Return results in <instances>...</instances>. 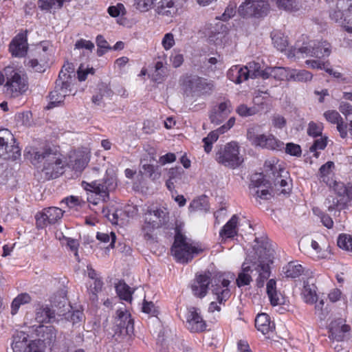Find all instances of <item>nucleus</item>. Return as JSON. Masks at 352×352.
<instances>
[{
	"label": "nucleus",
	"mask_w": 352,
	"mask_h": 352,
	"mask_svg": "<svg viewBox=\"0 0 352 352\" xmlns=\"http://www.w3.org/2000/svg\"><path fill=\"white\" fill-rule=\"evenodd\" d=\"M247 138L254 146L276 151H281L285 148L284 143L274 135L261 133L256 127L248 130Z\"/></svg>",
	"instance_id": "7"
},
{
	"label": "nucleus",
	"mask_w": 352,
	"mask_h": 352,
	"mask_svg": "<svg viewBox=\"0 0 352 352\" xmlns=\"http://www.w3.org/2000/svg\"><path fill=\"white\" fill-rule=\"evenodd\" d=\"M270 100V96L268 91H261L257 90L254 94L253 102L254 105L262 107L265 104L267 105Z\"/></svg>",
	"instance_id": "44"
},
{
	"label": "nucleus",
	"mask_w": 352,
	"mask_h": 352,
	"mask_svg": "<svg viewBox=\"0 0 352 352\" xmlns=\"http://www.w3.org/2000/svg\"><path fill=\"white\" fill-rule=\"evenodd\" d=\"M82 186L87 191V201L96 206L100 201H105L109 197L107 186L99 181L91 182H82Z\"/></svg>",
	"instance_id": "13"
},
{
	"label": "nucleus",
	"mask_w": 352,
	"mask_h": 352,
	"mask_svg": "<svg viewBox=\"0 0 352 352\" xmlns=\"http://www.w3.org/2000/svg\"><path fill=\"white\" fill-rule=\"evenodd\" d=\"M204 250L198 243L190 242L182 233L177 232L175 241L171 248V252L175 259L182 263L190 261L195 255Z\"/></svg>",
	"instance_id": "4"
},
{
	"label": "nucleus",
	"mask_w": 352,
	"mask_h": 352,
	"mask_svg": "<svg viewBox=\"0 0 352 352\" xmlns=\"http://www.w3.org/2000/svg\"><path fill=\"white\" fill-rule=\"evenodd\" d=\"M183 178V171L179 168H172L169 171V179L166 182V187L173 192L175 187L179 186Z\"/></svg>",
	"instance_id": "38"
},
{
	"label": "nucleus",
	"mask_w": 352,
	"mask_h": 352,
	"mask_svg": "<svg viewBox=\"0 0 352 352\" xmlns=\"http://www.w3.org/2000/svg\"><path fill=\"white\" fill-rule=\"evenodd\" d=\"M49 336L45 340H41V338L29 340L30 352H45V349L50 346L53 342V334L50 333Z\"/></svg>",
	"instance_id": "35"
},
{
	"label": "nucleus",
	"mask_w": 352,
	"mask_h": 352,
	"mask_svg": "<svg viewBox=\"0 0 352 352\" xmlns=\"http://www.w3.org/2000/svg\"><path fill=\"white\" fill-rule=\"evenodd\" d=\"M234 277V274H228L220 275L217 280H214V284L212 285V293L215 296V299L219 304L226 302L231 295L229 288L230 279Z\"/></svg>",
	"instance_id": "15"
},
{
	"label": "nucleus",
	"mask_w": 352,
	"mask_h": 352,
	"mask_svg": "<svg viewBox=\"0 0 352 352\" xmlns=\"http://www.w3.org/2000/svg\"><path fill=\"white\" fill-rule=\"evenodd\" d=\"M265 167L269 168L274 175H276V171L278 170L280 172H284V168L282 167L280 164H278V160L275 159L266 162Z\"/></svg>",
	"instance_id": "64"
},
{
	"label": "nucleus",
	"mask_w": 352,
	"mask_h": 352,
	"mask_svg": "<svg viewBox=\"0 0 352 352\" xmlns=\"http://www.w3.org/2000/svg\"><path fill=\"white\" fill-rule=\"evenodd\" d=\"M236 113L242 117H248L255 115L258 109L256 107H248L245 104H240L236 109Z\"/></svg>",
	"instance_id": "58"
},
{
	"label": "nucleus",
	"mask_w": 352,
	"mask_h": 352,
	"mask_svg": "<svg viewBox=\"0 0 352 352\" xmlns=\"http://www.w3.org/2000/svg\"><path fill=\"white\" fill-rule=\"evenodd\" d=\"M259 256L256 261H249L246 259L243 263L241 272L236 279L239 287L250 284L252 280V274L254 272L258 274L257 285L262 287L264 280L270 276L269 264L272 262V254L270 250L262 249L259 250Z\"/></svg>",
	"instance_id": "2"
},
{
	"label": "nucleus",
	"mask_w": 352,
	"mask_h": 352,
	"mask_svg": "<svg viewBox=\"0 0 352 352\" xmlns=\"http://www.w3.org/2000/svg\"><path fill=\"white\" fill-rule=\"evenodd\" d=\"M312 78L313 74L307 70L290 68L289 80L307 82L311 80Z\"/></svg>",
	"instance_id": "39"
},
{
	"label": "nucleus",
	"mask_w": 352,
	"mask_h": 352,
	"mask_svg": "<svg viewBox=\"0 0 352 352\" xmlns=\"http://www.w3.org/2000/svg\"><path fill=\"white\" fill-rule=\"evenodd\" d=\"M338 245L345 250L352 251V236L342 234L338 236Z\"/></svg>",
	"instance_id": "54"
},
{
	"label": "nucleus",
	"mask_w": 352,
	"mask_h": 352,
	"mask_svg": "<svg viewBox=\"0 0 352 352\" xmlns=\"http://www.w3.org/2000/svg\"><path fill=\"white\" fill-rule=\"evenodd\" d=\"M227 76L233 82L240 84L249 78L248 71L245 66L233 65L227 73Z\"/></svg>",
	"instance_id": "27"
},
{
	"label": "nucleus",
	"mask_w": 352,
	"mask_h": 352,
	"mask_svg": "<svg viewBox=\"0 0 352 352\" xmlns=\"http://www.w3.org/2000/svg\"><path fill=\"white\" fill-rule=\"evenodd\" d=\"M302 272V266L296 262H290L284 267V273L287 277L295 278L300 276Z\"/></svg>",
	"instance_id": "41"
},
{
	"label": "nucleus",
	"mask_w": 352,
	"mask_h": 352,
	"mask_svg": "<svg viewBox=\"0 0 352 352\" xmlns=\"http://www.w3.org/2000/svg\"><path fill=\"white\" fill-rule=\"evenodd\" d=\"M324 129L322 122H310L307 127V133L312 137H318L322 135Z\"/></svg>",
	"instance_id": "53"
},
{
	"label": "nucleus",
	"mask_w": 352,
	"mask_h": 352,
	"mask_svg": "<svg viewBox=\"0 0 352 352\" xmlns=\"http://www.w3.org/2000/svg\"><path fill=\"white\" fill-rule=\"evenodd\" d=\"M232 105L229 100L220 102L214 107L210 115L212 123L220 124L232 111Z\"/></svg>",
	"instance_id": "23"
},
{
	"label": "nucleus",
	"mask_w": 352,
	"mask_h": 352,
	"mask_svg": "<svg viewBox=\"0 0 352 352\" xmlns=\"http://www.w3.org/2000/svg\"><path fill=\"white\" fill-rule=\"evenodd\" d=\"M285 153L293 156L299 157L302 151L298 144L294 143H287L285 146Z\"/></svg>",
	"instance_id": "63"
},
{
	"label": "nucleus",
	"mask_w": 352,
	"mask_h": 352,
	"mask_svg": "<svg viewBox=\"0 0 352 352\" xmlns=\"http://www.w3.org/2000/svg\"><path fill=\"white\" fill-rule=\"evenodd\" d=\"M162 46L166 50H170L175 45V35L172 32L166 33L162 39Z\"/></svg>",
	"instance_id": "61"
},
{
	"label": "nucleus",
	"mask_w": 352,
	"mask_h": 352,
	"mask_svg": "<svg viewBox=\"0 0 352 352\" xmlns=\"http://www.w3.org/2000/svg\"><path fill=\"white\" fill-rule=\"evenodd\" d=\"M330 331L332 337L338 341H341L344 338V334L350 331V327L347 324H342L341 325L331 323Z\"/></svg>",
	"instance_id": "40"
},
{
	"label": "nucleus",
	"mask_w": 352,
	"mask_h": 352,
	"mask_svg": "<svg viewBox=\"0 0 352 352\" xmlns=\"http://www.w3.org/2000/svg\"><path fill=\"white\" fill-rule=\"evenodd\" d=\"M210 43L219 47H224L229 42L228 36L221 32L216 33L209 37Z\"/></svg>",
	"instance_id": "49"
},
{
	"label": "nucleus",
	"mask_w": 352,
	"mask_h": 352,
	"mask_svg": "<svg viewBox=\"0 0 352 352\" xmlns=\"http://www.w3.org/2000/svg\"><path fill=\"white\" fill-rule=\"evenodd\" d=\"M268 78L272 77L276 80H289L290 68L283 67H267Z\"/></svg>",
	"instance_id": "36"
},
{
	"label": "nucleus",
	"mask_w": 352,
	"mask_h": 352,
	"mask_svg": "<svg viewBox=\"0 0 352 352\" xmlns=\"http://www.w3.org/2000/svg\"><path fill=\"white\" fill-rule=\"evenodd\" d=\"M266 293L270 304L275 307L285 303L283 295L276 288V282L274 279H270L266 285Z\"/></svg>",
	"instance_id": "25"
},
{
	"label": "nucleus",
	"mask_w": 352,
	"mask_h": 352,
	"mask_svg": "<svg viewBox=\"0 0 352 352\" xmlns=\"http://www.w3.org/2000/svg\"><path fill=\"white\" fill-rule=\"evenodd\" d=\"M323 116L331 124H336V128L342 138H346L348 135L347 124L344 123L343 118L336 110H327L324 112Z\"/></svg>",
	"instance_id": "21"
},
{
	"label": "nucleus",
	"mask_w": 352,
	"mask_h": 352,
	"mask_svg": "<svg viewBox=\"0 0 352 352\" xmlns=\"http://www.w3.org/2000/svg\"><path fill=\"white\" fill-rule=\"evenodd\" d=\"M335 191L340 197V199L333 197L327 199L326 205L329 210H332L336 206H338L340 201H343L345 197L352 199V184H349L346 186L342 183H337L336 184Z\"/></svg>",
	"instance_id": "19"
},
{
	"label": "nucleus",
	"mask_w": 352,
	"mask_h": 352,
	"mask_svg": "<svg viewBox=\"0 0 352 352\" xmlns=\"http://www.w3.org/2000/svg\"><path fill=\"white\" fill-rule=\"evenodd\" d=\"M153 212H155V215L158 218V220L155 221L154 224H151L152 213H145L144 223L142 229L144 239L148 241H153L157 236V230L168 222V214L165 210H155Z\"/></svg>",
	"instance_id": "10"
},
{
	"label": "nucleus",
	"mask_w": 352,
	"mask_h": 352,
	"mask_svg": "<svg viewBox=\"0 0 352 352\" xmlns=\"http://www.w3.org/2000/svg\"><path fill=\"white\" fill-rule=\"evenodd\" d=\"M3 72L6 76L4 87L7 95L16 98L25 93L28 89V81L19 69L10 65L3 69Z\"/></svg>",
	"instance_id": "5"
},
{
	"label": "nucleus",
	"mask_w": 352,
	"mask_h": 352,
	"mask_svg": "<svg viewBox=\"0 0 352 352\" xmlns=\"http://www.w3.org/2000/svg\"><path fill=\"white\" fill-rule=\"evenodd\" d=\"M219 134H221V133L219 132V129H217L215 131H211L208 135L207 137H206L203 139V142L204 144V151L207 153H209L212 151V144H213V143L217 142V140L219 138Z\"/></svg>",
	"instance_id": "45"
},
{
	"label": "nucleus",
	"mask_w": 352,
	"mask_h": 352,
	"mask_svg": "<svg viewBox=\"0 0 352 352\" xmlns=\"http://www.w3.org/2000/svg\"><path fill=\"white\" fill-rule=\"evenodd\" d=\"M305 64L311 69H323L336 78H341L342 76L340 72L330 67V63L328 60L319 58L309 59L305 61Z\"/></svg>",
	"instance_id": "26"
},
{
	"label": "nucleus",
	"mask_w": 352,
	"mask_h": 352,
	"mask_svg": "<svg viewBox=\"0 0 352 352\" xmlns=\"http://www.w3.org/2000/svg\"><path fill=\"white\" fill-rule=\"evenodd\" d=\"M214 88L212 81L198 77L188 78L184 82V90L187 96H199L210 93Z\"/></svg>",
	"instance_id": "14"
},
{
	"label": "nucleus",
	"mask_w": 352,
	"mask_h": 352,
	"mask_svg": "<svg viewBox=\"0 0 352 352\" xmlns=\"http://www.w3.org/2000/svg\"><path fill=\"white\" fill-rule=\"evenodd\" d=\"M116 292L120 298L129 301L131 300L132 291L124 282H119L116 287Z\"/></svg>",
	"instance_id": "46"
},
{
	"label": "nucleus",
	"mask_w": 352,
	"mask_h": 352,
	"mask_svg": "<svg viewBox=\"0 0 352 352\" xmlns=\"http://www.w3.org/2000/svg\"><path fill=\"white\" fill-rule=\"evenodd\" d=\"M263 177L260 175L256 179H252L250 184V192L256 197V199H268L271 197V190L268 186L263 182H259Z\"/></svg>",
	"instance_id": "24"
},
{
	"label": "nucleus",
	"mask_w": 352,
	"mask_h": 352,
	"mask_svg": "<svg viewBox=\"0 0 352 352\" xmlns=\"http://www.w3.org/2000/svg\"><path fill=\"white\" fill-rule=\"evenodd\" d=\"M328 138L327 136H322L320 138L314 141L313 145L310 147V151L314 153V155L318 157V153L317 150H323L327 145Z\"/></svg>",
	"instance_id": "55"
},
{
	"label": "nucleus",
	"mask_w": 352,
	"mask_h": 352,
	"mask_svg": "<svg viewBox=\"0 0 352 352\" xmlns=\"http://www.w3.org/2000/svg\"><path fill=\"white\" fill-rule=\"evenodd\" d=\"M115 322L117 327L116 332L118 331L121 332L122 329L124 327L128 329L129 326H132L130 314L125 309L120 308L118 309Z\"/></svg>",
	"instance_id": "32"
},
{
	"label": "nucleus",
	"mask_w": 352,
	"mask_h": 352,
	"mask_svg": "<svg viewBox=\"0 0 352 352\" xmlns=\"http://www.w3.org/2000/svg\"><path fill=\"white\" fill-rule=\"evenodd\" d=\"M210 283L211 279L209 273L197 276L191 286L193 294L199 298L204 297L208 292Z\"/></svg>",
	"instance_id": "22"
},
{
	"label": "nucleus",
	"mask_w": 352,
	"mask_h": 352,
	"mask_svg": "<svg viewBox=\"0 0 352 352\" xmlns=\"http://www.w3.org/2000/svg\"><path fill=\"white\" fill-rule=\"evenodd\" d=\"M178 0H160L155 10L157 14L172 19L179 14Z\"/></svg>",
	"instance_id": "17"
},
{
	"label": "nucleus",
	"mask_w": 352,
	"mask_h": 352,
	"mask_svg": "<svg viewBox=\"0 0 352 352\" xmlns=\"http://www.w3.org/2000/svg\"><path fill=\"white\" fill-rule=\"evenodd\" d=\"M30 301L31 297L28 294L22 293L19 294L12 302L11 314L12 315L16 314L21 305L29 303Z\"/></svg>",
	"instance_id": "42"
},
{
	"label": "nucleus",
	"mask_w": 352,
	"mask_h": 352,
	"mask_svg": "<svg viewBox=\"0 0 352 352\" xmlns=\"http://www.w3.org/2000/svg\"><path fill=\"white\" fill-rule=\"evenodd\" d=\"M189 210L190 212L204 211L208 210V205L205 197H199L194 199L189 206Z\"/></svg>",
	"instance_id": "47"
},
{
	"label": "nucleus",
	"mask_w": 352,
	"mask_h": 352,
	"mask_svg": "<svg viewBox=\"0 0 352 352\" xmlns=\"http://www.w3.org/2000/svg\"><path fill=\"white\" fill-rule=\"evenodd\" d=\"M13 352H30L28 336L23 333H18L13 339L12 344Z\"/></svg>",
	"instance_id": "31"
},
{
	"label": "nucleus",
	"mask_w": 352,
	"mask_h": 352,
	"mask_svg": "<svg viewBox=\"0 0 352 352\" xmlns=\"http://www.w3.org/2000/svg\"><path fill=\"white\" fill-rule=\"evenodd\" d=\"M63 215V211L59 208H45L35 216L36 227L43 229L49 225L55 224L61 219Z\"/></svg>",
	"instance_id": "16"
},
{
	"label": "nucleus",
	"mask_w": 352,
	"mask_h": 352,
	"mask_svg": "<svg viewBox=\"0 0 352 352\" xmlns=\"http://www.w3.org/2000/svg\"><path fill=\"white\" fill-rule=\"evenodd\" d=\"M96 238L98 240L103 243L110 242V248H113L114 247V243L116 242V234L114 232H111L110 234L106 232H98Z\"/></svg>",
	"instance_id": "60"
},
{
	"label": "nucleus",
	"mask_w": 352,
	"mask_h": 352,
	"mask_svg": "<svg viewBox=\"0 0 352 352\" xmlns=\"http://www.w3.org/2000/svg\"><path fill=\"white\" fill-rule=\"evenodd\" d=\"M217 162L225 166L234 168L243 162L240 155L239 146L235 142H231L220 148L216 153Z\"/></svg>",
	"instance_id": "8"
},
{
	"label": "nucleus",
	"mask_w": 352,
	"mask_h": 352,
	"mask_svg": "<svg viewBox=\"0 0 352 352\" xmlns=\"http://www.w3.org/2000/svg\"><path fill=\"white\" fill-rule=\"evenodd\" d=\"M74 77V74L72 65L69 63L65 65L59 73L54 90L50 94L48 109L60 104L63 102L65 96H69L72 93V82Z\"/></svg>",
	"instance_id": "3"
},
{
	"label": "nucleus",
	"mask_w": 352,
	"mask_h": 352,
	"mask_svg": "<svg viewBox=\"0 0 352 352\" xmlns=\"http://www.w3.org/2000/svg\"><path fill=\"white\" fill-rule=\"evenodd\" d=\"M301 296L305 303L315 305V314L320 320H324L326 318L327 311L326 309H324V300L321 299L318 302L317 287L314 283H310L309 280L304 283Z\"/></svg>",
	"instance_id": "11"
},
{
	"label": "nucleus",
	"mask_w": 352,
	"mask_h": 352,
	"mask_svg": "<svg viewBox=\"0 0 352 352\" xmlns=\"http://www.w3.org/2000/svg\"><path fill=\"white\" fill-rule=\"evenodd\" d=\"M55 317L54 311L47 306H41L36 310V320L39 323H47L52 322Z\"/></svg>",
	"instance_id": "37"
},
{
	"label": "nucleus",
	"mask_w": 352,
	"mask_h": 352,
	"mask_svg": "<svg viewBox=\"0 0 352 352\" xmlns=\"http://www.w3.org/2000/svg\"><path fill=\"white\" fill-rule=\"evenodd\" d=\"M47 63V58L44 57L43 59H41L40 61H38L37 59L33 58L28 61V65L35 72H43L45 70Z\"/></svg>",
	"instance_id": "59"
},
{
	"label": "nucleus",
	"mask_w": 352,
	"mask_h": 352,
	"mask_svg": "<svg viewBox=\"0 0 352 352\" xmlns=\"http://www.w3.org/2000/svg\"><path fill=\"white\" fill-rule=\"evenodd\" d=\"M236 7L237 4L236 2L230 1L226 6L223 13L220 16L217 17V19L223 21H229L236 14Z\"/></svg>",
	"instance_id": "48"
},
{
	"label": "nucleus",
	"mask_w": 352,
	"mask_h": 352,
	"mask_svg": "<svg viewBox=\"0 0 352 352\" xmlns=\"http://www.w3.org/2000/svg\"><path fill=\"white\" fill-rule=\"evenodd\" d=\"M21 156V150L15 144L13 135L8 129L0 130V157L16 160Z\"/></svg>",
	"instance_id": "12"
},
{
	"label": "nucleus",
	"mask_w": 352,
	"mask_h": 352,
	"mask_svg": "<svg viewBox=\"0 0 352 352\" xmlns=\"http://www.w3.org/2000/svg\"><path fill=\"white\" fill-rule=\"evenodd\" d=\"M255 327L258 331H261L264 335L272 332L274 329V324L271 322L270 316L264 313L256 316Z\"/></svg>",
	"instance_id": "30"
},
{
	"label": "nucleus",
	"mask_w": 352,
	"mask_h": 352,
	"mask_svg": "<svg viewBox=\"0 0 352 352\" xmlns=\"http://www.w3.org/2000/svg\"><path fill=\"white\" fill-rule=\"evenodd\" d=\"M95 69L92 67L81 64L77 70L78 79L79 81H84L89 74L93 75Z\"/></svg>",
	"instance_id": "57"
},
{
	"label": "nucleus",
	"mask_w": 352,
	"mask_h": 352,
	"mask_svg": "<svg viewBox=\"0 0 352 352\" xmlns=\"http://www.w3.org/2000/svg\"><path fill=\"white\" fill-rule=\"evenodd\" d=\"M247 71H248V76L250 78H262L263 79L268 78L267 67H264L263 64L252 61L245 65Z\"/></svg>",
	"instance_id": "28"
},
{
	"label": "nucleus",
	"mask_w": 352,
	"mask_h": 352,
	"mask_svg": "<svg viewBox=\"0 0 352 352\" xmlns=\"http://www.w3.org/2000/svg\"><path fill=\"white\" fill-rule=\"evenodd\" d=\"M270 10L268 0H244L238 8V13L243 18H262Z\"/></svg>",
	"instance_id": "9"
},
{
	"label": "nucleus",
	"mask_w": 352,
	"mask_h": 352,
	"mask_svg": "<svg viewBox=\"0 0 352 352\" xmlns=\"http://www.w3.org/2000/svg\"><path fill=\"white\" fill-rule=\"evenodd\" d=\"M272 39L274 46L279 51L283 52L287 56V53L292 51L293 53L296 52L299 47H288V39L287 37L283 35L280 32H275L272 36Z\"/></svg>",
	"instance_id": "29"
},
{
	"label": "nucleus",
	"mask_w": 352,
	"mask_h": 352,
	"mask_svg": "<svg viewBox=\"0 0 352 352\" xmlns=\"http://www.w3.org/2000/svg\"><path fill=\"white\" fill-rule=\"evenodd\" d=\"M26 34L19 33L11 41L9 46L10 52L15 57H23L28 52Z\"/></svg>",
	"instance_id": "20"
},
{
	"label": "nucleus",
	"mask_w": 352,
	"mask_h": 352,
	"mask_svg": "<svg viewBox=\"0 0 352 352\" xmlns=\"http://www.w3.org/2000/svg\"><path fill=\"white\" fill-rule=\"evenodd\" d=\"M314 212L320 218L321 222L326 228H331L333 227V221L329 216L323 214L317 208L314 209Z\"/></svg>",
	"instance_id": "62"
},
{
	"label": "nucleus",
	"mask_w": 352,
	"mask_h": 352,
	"mask_svg": "<svg viewBox=\"0 0 352 352\" xmlns=\"http://www.w3.org/2000/svg\"><path fill=\"white\" fill-rule=\"evenodd\" d=\"M96 43L98 46L97 54L99 56H102L108 50H111V47L102 35H98L96 36Z\"/></svg>",
	"instance_id": "50"
},
{
	"label": "nucleus",
	"mask_w": 352,
	"mask_h": 352,
	"mask_svg": "<svg viewBox=\"0 0 352 352\" xmlns=\"http://www.w3.org/2000/svg\"><path fill=\"white\" fill-rule=\"evenodd\" d=\"M107 12L112 17L123 16L126 14V10L124 6L118 3L115 6H111L107 9Z\"/></svg>",
	"instance_id": "52"
},
{
	"label": "nucleus",
	"mask_w": 352,
	"mask_h": 352,
	"mask_svg": "<svg viewBox=\"0 0 352 352\" xmlns=\"http://www.w3.org/2000/svg\"><path fill=\"white\" fill-rule=\"evenodd\" d=\"M331 54V46L326 41L311 42L307 45L298 48L296 52L289 51L287 53L289 58L300 59L307 56L315 57L316 58L324 59Z\"/></svg>",
	"instance_id": "6"
},
{
	"label": "nucleus",
	"mask_w": 352,
	"mask_h": 352,
	"mask_svg": "<svg viewBox=\"0 0 352 352\" xmlns=\"http://www.w3.org/2000/svg\"><path fill=\"white\" fill-rule=\"evenodd\" d=\"M337 7L344 12V21L352 23V0H338Z\"/></svg>",
	"instance_id": "43"
},
{
	"label": "nucleus",
	"mask_w": 352,
	"mask_h": 352,
	"mask_svg": "<svg viewBox=\"0 0 352 352\" xmlns=\"http://www.w3.org/2000/svg\"><path fill=\"white\" fill-rule=\"evenodd\" d=\"M30 159L34 162L43 161V170L47 175L52 177H56L62 173L65 166H69L76 170H83L89 161V153L87 151H72L69 153V160L56 149L50 148L43 151H33L28 153Z\"/></svg>",
	"instance_id": "1"
},
{
	"label": "nucleus",
	"mask_w": 352,
	"mask_h": 352,
	"mask_svg": "<svg viewBox=\"0 0 352 352\" xmlns=\"http://www.w3.org/2000/svg\"><path fill=\"white\" fill-rule=\"evenodd\" d=\"M38 338H41V340H45L50 336V333H52L54 336L53 342L56 339V330L52 326H39L37 329Z\"/></svg>",
	"instance_id": "56"
},
{
	"label": "nucleus",
	"mask_w": 352,
	"mask_h": 352,
	"mask_svg": "<svg viewBox=\"0 0 352 352\" xmlns=\"http://www.w3.org/2000/svg\"><path fill=\"white\" fill-rule=\"evenodd\" d=\"M133 6L140 12H146L153 6L155 0H133Z\"/></svg>",
	"instance_id": "51"
},
{
	"label": "nucleus",
	"mask_w": 352,
	"mask_h": 352,
	"mask_svg": "<svg viewBox=\"0 0 352 352\" xmlns=\"http://www.w3.org/2000/svg\"><path fill=\"white\" fill-rule=\"evenodd\" d=\"M238 225L239 217L233 215L220 231V236L222 238H231L237 234Z\"/></svg>",
	"instance_id": "33"
},
{
	"label": "nucleus",
	"mask_w": 352,
	"mask_h": 352,
	"mask_svg": "<svg viewBox=\"0 0 352 352\" xmlns=\"http://www.w3.org/2000/svg\"><path fill=\"white\" fill-rule=\"evenodd\" d=\"M186 324L188 329L192 332H201L206 329V324L199 310L195 307L188 309L186 314Z\"/></svg>",
	"instance_id": "18"
},
{
	"label": "nucleus",
	"mask_w": 352,
	"mask_h": 352,
	"mask_svg": "<svg viewBox=\"0 0 352 352\" xmlns=\"http://www.w3.org/2000/svg\"><path fill=\"white\" fill-rule=\"evenodd\" d=\"M276 6L279 10L291 14L298 13L302 8L298 0H276Z\"/></svg>",
	"instance_id": "34"
}]
</instances>
